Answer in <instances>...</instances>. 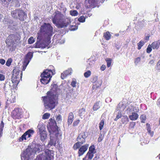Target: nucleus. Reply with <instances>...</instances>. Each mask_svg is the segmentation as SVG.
Returning <instances> with one entry per match:
<instances>
[{
	"instance_id": "1",
	"label": "nucleus",
	"mask_w": 160,
	"mask_h": 160,
	"mask_svg": "<svg viewBox=\"0 0 160 160\" xmlns=\"http://www.w3.org/2000/svg\"><path fill=\"white\" fill-rule=\"evenodd\" d=\"M51 89L47 92V96L42 97L44 105L46 109L50 110L53 109L57 103V86L52 84Z\"/></svg>"
},
{
	"instance_id": "2",
	"label": "nucleus",
	"mask_w": 160,
	"mask_h": 160,
	"mask_svg": "<svg viewBox=\"0 0 160 160\" xmlns=\"http://www.w3.org/2000/svg\"><path fill=\"white\" fill-rule=\"evenodd\" d=\"M45 148L43 145L36 143L32 146H28L26 150L24 151L21 154L22 160H29L30 157L34 155L35 153H39Z\"/></svg>"
},
{
	"instance_id": "3",
	"label": "nucleus",
	"mask_w": 160,
	"mask_h": 160,
	"mask_svg": "<svg viewBox=\"0 0 160 160\" xmlns=\"http://www.w3.org/2000/svg\"><path fill=\"white\" fill-rule=\"evenodd\" d=\"M52 22L58 28H64L68 26L71 22L70 18L65 16L59 12H56L52 19Z\"/></svg>"
},
{
	"instance_id": "4",
	"label": "nucleus",
	"mask_w": 160,
	"mask_h": 160,
	"mask_svg": "<svg viewBox=\"0 0 160 160\" xmlns=\"http://www.w3.org/2000/svg\"><path fill=\"white\" fill-rule=\"evenodd\" d=\"M20 38L21 37L18 34L10 35L8 36L6 42L10 51H12L15 50L16 44L19 42Z\"/></svg>"
},
{
	"instance_id": "5",
	"label": "nucleus",
	"mask_w": 160,
	"mask_h": 160,
	"mask_svg": "<svg viewBox=\"0 0 160 160\" xmlns=\"http://www.w3.org/2000/svg\"><path fill=\"white\" fill-rule=\"evenodd\" d=\"M13 74L11 78L13 84V88H16L19 83L20 78L21 79L22 76V72L19 70H18L16 69H14L13 71Z\"/></svg>"
},
{
	"instance_id": "6",
	"label": "nucleus",
	"mask_w": 160,
	"mask_h": 160,
	"mask_svg": "<svg viewBox=\"0 0 160 160\" xmlns=\"http://www.w3.org/2000/svg\"><path fill=\"white\" fill-rule=\"evenodd\" d=\"M52 73V70L50 69L45 70L41 75L40 81L41 83L44 84L48 83L52 77L51 74Z\"/></svg>"
},
{
	"instance_id": "7",
	"label": "nucleus",
	"mask_w": 160,
	"mask_h": 160,
	"mask_svg": "<svg viewBox=\"0 0 160 160\" xmlns=\"http://www.w3.org/2000/svg\"><path fill=\"white\" fill-rule=\"evenodd\" d=\"M40 31L46 37H49L52 35L53 28L49 23H44L41 26Z\"/></svg>"
},
{
	"instance_id": "8",
	"label": "nucleus",
	"mask_w": 160,
	"mask_h": 160,
	"mask_svg": "<svg viewBox=\"0 0 160 160\" xmlns=\"http://www.w3.org/2000/svg\"><path fill=\"white\" fill-rule=\"evenodd\" d=\"M16 12L18 13V18L20 20H24L25 18L27 17V14L23 11L17 9L12 11L11 12L12 16L14 18H17L16 14Z\"/></svg>"
},
{
	"instance_id": "9",
	"label": "nucleus",
	"mask_w": 160,
	"mask_h": 160,
	"mask_svg": "<svg viewBox=\"0 0 160 160\" xmlns=\"http://www.w3.org/2000/svg\"><path fill=\"white\" fill-rule=\"evenodd\" d=\"M51 151L46 149L44 152L37 156L35 160H51Z\"/></svg>"
},
{
	"instance_id": "10",
	"label": "nucleus",
	"mask_w": 160,
	"mask_h": 160,
	"mask_svg": "<svg viewBox=\"0 0 160 160\" xmlns=\"http://www.w3.org/2000/svg\"><path fill=\"white\" fill-rule=\"evenodd\" d=\"M49 131L50 135V140L48 145V147H50L53 145V146H55L56 139V137H53L52 136L53 135H55V136H57L56 134L58 132V131L57 129L54 131H53L52 130V131Z\"/></svg>"
},
{
	"instance_id": "11",
	"label": "nucleus",
	"mask_w": 160,
	"mask_h": 160,
	"mask_svg": "<svg viewBox=\"0 0 160 160\" xmlns=\"http://www.w3.org/2000/svg\"><path fill=\"white\" fill-rule=\"evenodd\" d=\"M34 131L31 129H30L27 131L19 138V141H22L24 140L28 139L34 133Z\"/></svg>"
},
{
	"instance_id": "12",
	"label": "nucleus",
	"mask_w": 160,
	"mask_h": 160,
	"mask_svg": "<svg viewBox=\"0 0 160 160\" xmlns=\"http://www.w3.org/2000/svg\"><path fill=\"white\" fill-rule=\"evenodd\" d=\"M134 104H131L128 107L127 109V112L128 114H130L132 113L137 112L139 111V109L138 107L135 106Z\"/></svg>"
},
{
	"instance_id": "13",
	"label": "nucleus",
	"mask_w": 160,
	"mask_h": 160,
	"mask_svg": "<svg viewBox=\"0 0 160 160\" xmlns=\"http://www.w3.org/2000/svg\"><path fill=\"white\" fill-rule=\"evenodd\" d=\"M12 115L13 118L15 119H19L21 118L22 114L19 112V110L18 108L15 109L12 113Z\"/></svg>"
},
{
	"instance_id": "14",
	"label": "nucleus",
	"mask_w": 160,
	"mask_h": 160,
	"mask_svg": "<svg viewBox=\"0 0 160 160\" xmlns=\"http://www.w3.org/2000/svg\"><path fill=\"white\" fill-rule=\"evenodd\" d=\"M7 104H9L11 103H13L15 101L16 96L14 94H11V95H7Z\"/></svg>"
},
{
	"instance_id": "15",
	"label": "nucleus",
	"mask_w": 160,
	"mask_h": 160,
	"mask_svg": "<svg viewBox=\"0 0 160 160\" xmlns=\"http://www.w3.org/2000/svg\"><path fill=\"white\" fill-rule=\"evenodd\" d=\"M72 73V70L71 68H69L68 70L64 71L61 74V78L62 79H64L69 75H71Z\"/></svg>"
},
{
	"instance_id": "16",
	"label": "nucleus",
	"mask_w": 160,
	"mask_h": 160,
	"mask_svg": "<svg viewBox=\"0 0 160 160\" xmlns=\"http://www.w3.org/2000/svg\"><path fill=\"white\" fill-rule=\"evenodd\" d=\"M13 88V84H12L10 82H6L4 86V89L5 92H7L8 91L10 90L11 89L15 88Z\"/></svg>"
},
{
	"instance_id": "17",
	"label": "nucleus",
	"mask_w": 160,
	"mask_h": 160,
	"mask_svg": "<svg viewBox=\"0 0 160 160\" xmlns=\"http://www.w3.org/2000/svg\"><path fill=\"white\" fill-rule=\"evenodd\" d=\"M88 147V144H86L80 148L78 152L79 156L82 155L87 150Z\"/></svg>"
},
{
	"instance_id": "18",
	"label": "nucleus",
	"mask_w": 160,
	"mask_h": 160,
	"mask_svg": "<svg viewBox=\"0 0 160 160\" xmlns=\"http://www.w3.org/2000/svg\"><path fill=\"white\" fill-rule=\"evenodd\" d=\"M33 53L31 52L28 53L26 55L25 59L24 60V62L27 63V65H28L30 61L32 58Z\"/></svg>"
},
{
	"instance_id": "19",
	"label": "nucleus",
	"mask_w": 160,
	"mask_h": 160,
	"mask_svg": "<svg viewBox=\"0 0 160 160\" xmlns=\"http://www.w3.org/2000/svg\"><path fill=\"white\" fill-rule=\"evenodd\" d=\"M87 136L84 133H82L79 134L77 138V141H80L82 142L81 144H83L85 142V139Z\"/></svg>"
},
{
	"instance_id": "20",
	"label": "nucleus",
	"mask_w": 160,
	"mask_h": 160,
	"mask_svg": "<svg viewBox=\"0 0 160 160\" xmlns=\"http://www.w3.org/2000/svg\"><path fill=\"white\" fill-rule=\"evenodd\" d=\"M39 135L40 139L42 141L44 142L46 138L47 137L46 131L39 132Z\"/></svg>"
},
{
	"instance_id": "21",
	"label": "nucleus",
	"mask_w": 160,
	"mask_h": 160,
	"mask_svg": "<svg viewBox=\"0 0 160 160\" xmlns=\"http://www.w3.org/2000/svg\"><path fill=\"white\" fill-rule=\"evenodd\" d=\"M152 48L153 49H158L160 45V40H158L152 42L151 44Z\"/></svg>"
},
{
	"instance_id": "22",
	"label": "nucleus",
	"mask_w": 160,
	"mask_h": 160,
	"mask_svg": "<svg viewBox=\"0 0 160 160\" xmlns=\"http://www.w3.org/2000/svg\"><path fill=\"white\" fill-rule=\"evenodd\" d=\"M87 62V68L88 69L94 66L95 62L93 60L90 58L88 60Z\"/></svg>"
},
{
	"instance_id": "23",
	"label": "nucleus",
	"mask_w": 160,
	"mask_h": 160,
	"mask_svg": "<svg viewBox=\"0 0 160 160\" xmlns=\"http://www.w3.org/2000/svg\"><path fill=\"white\" fill-rule=\"evenodd\" d=\"M73 118L74 115L72 112H70L69 114L68 120V122L69 125L72 123L73 121Z\"/></svg>"
},
{
	"instance_id": "24",
	"label": "nucleus",
	"mask_w": 160,
	"mask_h": 160,
	"mask_svg": "<svg viewBox=\"0 0 160 160\" xmlns=\"http://www.w3.org/2000/svg\"><path fill=\"white\" fill-rule=\"evenodd\" d=\"M132 113L131 115L129 116L130 119L132 121L136 120L138 117V114L135 112H132Z\"/></svg>"
},
{
	"instance_id": "25",
	"label": "nucleus",
	"mask_w": 160,
	"mask_h": 160,
	"mask_svg": "<svg viewBox=\"0 0 160 160\" xmlns=\"http://www.w3.org/2000/svg\"><path fill=\"white\" fill-rule=\"evenodd\" d=\"M37 128L39 130V132H41L43 131H46L45 130V127L43 123L40 122H39L37 126Z\"/></svg>"
},
{
	"instance_id": "26",
	"label": "nucleus",
	"mask_w": 160,
	"mask_h": 160,
	"mask_svg": "<svg viewBox=\"0 0 160 160\" xmlns=\"http://www.w3.org/2000/svg\"><path fill=\"white\" fill-rule=\"evenodd\" d=\"M88 152L85 157L83 158V160H91L93 157V153H90Z\"/></svg>"
},
{
	"instance_id": "27",
	"label": "nucleus",
	"mask_w": 160,
	"mask_h": 160,
	"mask_svg": "<svg viewBox=\"0 0 160 160\" xmlns=\"http://www.w3.org/2000/svg\"><path fill=\"white\" fill-rule=\"evenodd\" d=\"M101 102L100 101H98L95 102L93 106V109L94 111H97L100 107Z\"/></svg>"
},
{
	"instance_id": "28",
	"label": "nucleus",
	"mask_w": 160,
	"mask_h": 160,
	"mask_svg": "<svg viewBox=\"0 0 160 160\" xmlns=\"http://www.w3.org/2000/svg\"><path fill=\"white\" fill-rule=\"evenodd\" d=\"M147 126V129L148 131V132L149 134L152 137L153 135L154 132L152 131H151V128L150 127V124L147 123L146 124Z\"/></svg>"
},
{
	"instance_id": "29",
	"label": "nucleus",
	"mask_w": 160,
	"mask_h": 160,
	"mask_svg": "<svg viewBox=\"0 0 160 160\" xmlns=\"http://www.w3.org/2000/svg\"><path fill=\"white\" fill-rule=\"evenodd\" d=\"M50 122H49V125L51 126L56 127V123L54 118H51L49 119Z\"/></svg>"
},
{
	"instance_id": "30",
	"label": "nucleus",
	"mask_w": 160,
	"mask_h": 160,
	"mask_svg": "<svg viewBox=\"0 0 160 160\" xmlns=\"http://www.w3.org/2000/svg\"><path fill=\"white\" fill-rule=\"evenodd\" d=\"M125 106L122 103H120L117 106V110L119 109V110L122 112L125 109Z\"/></svg>"
},
{
	"instance_id": "31",
	"label": "nucleus",
	"mask_w": 160,
	"mask_h": 160,
	"mask_svg": "<svg viewBox=\"0 0 160 160\" xmlns=\"http://www.w3.org/2000/svg\"><path fill=\"white\" fill-rule=\"evenodd\" d=\"M103 37L107 40H109L111 37V35L108 32H107L103 33Z\"/></svg>"
},
{
	"instance_id": "32",
	"label": "nucleus",
	"mask_w": 160,
	"mask_h": 160,
	"mask_svg": "<svg viewBox=\"0 0 160 160\" xmlns=\"http://www.w3.org/2000/svg\"><path fill=\"white\" fill-rule=\"evenodd\" d=\"M118 111L116 118L114 119L115 121H117L118 119L122 117V112L119 110V109L117 110Z\"/></svg>"
},
{
	"instance_id": "33",
	"label": "nucleus",
	"mask_w": 160,
	"mask_h": 160,
	"mask_svg": "<svg viewBox=\"0 0 160 160\" xmlns=\"http://www.w3.org/2000/svg\"><path fill=\"white\" fill-rule=\"evenodd\" d=\"M82 142L80 141H78V142L74 144L73 146V148L75 150L79 148L80 146L82 144Z\"/></svg>"
},
{
	"instance_id": "34",
	"label": "nucleus",
	"mask_w": 160,
	"mask_h": 160,
	"mask_svg": "<svg viewBox=\"0 0 160 160\" xmlns=\"http://www.w3.org/2000/svg\"><path fill=\"white\" fill-rule=\"evenodd\" d=\"M11 0H0V2L6 7L8 5L9 2Z\"/></svg>"
},
{
	"instance_id": "35",
	"label": "nucleus",
	"mask_w": 160,
	"mask_h": 160,
	"mask_svg": "<svg viewBox=\"0 0 160 160\" xmlns=\"http://www.w3.org/2000/svg\"><path fill=\"white\" fill-rule=\"evenodd\" d=\"M4 124L2 121L0 124V138L1 137L2 134L3 128L4 127Z\"/></svg>"
},
{
	"instance_id": "36",
	"label": "nucleus",
	"mask_w": 160,
	"mask_h": 160,
	"mask_svg": "<svg viewBox=\"0 0 160 160\" xmlns=\"http://www.w3.org/2000/svg\"><path fill=\"white\" fill-rule=\"evenodd\" d=\"M50 115V114L46 113L43 115L42 118L44 119H47L49 118Z\"/></svg>"
},
{
	"instance_id": "37",
	"label": "nucleus",
	"mask_w": 160,
	"mask_h": 160,
	"mask_svg": "<svg viewBox=\"0 0 160 160\" xmlns=\"http://www.w3.org/2000/svg\"><path fill=\"white\" fill-rule=\"evenodd\" d=\"M9 19L7 18H4L3 22L5 23V26H9L10 22H9Z\"/></svg>"
},
{
	"instance_id": "38",
	"label": "nucleus",
	"mask_w": 160,
	"mask_h": 160,
	"mask_svg": "<svg viewBox=\"0 0 160 160\" xmlns=\"http://www.w3.org/2000/svg\"><path fill=\"white\" fill-rule=\"evenodd\" d=\"M70 14L72 16H76L78 15V13L76 10H71L70 11Z\"/></svg>"
},
{
	"instance_id": "39",
	"label": "nucleus",
	"mask_w": 160,
	"mask_h": 160,
	"mask_svg": "<svg viewBox=\"0 0 160 160\" xmlns=\"http://www.w3.org/2000/svg\"><path fill=\"white\" fill-rule=\"evenodd\" d=\"M144 42L143 41H140L138 44V49L140 50L141 48L144 45Z\"/></svg>"
},
{
	"instance_id": "40",
	"label": "nucleus",
	"mask_w": 160,
	"mask_h": 160,
	"mask_svg": "<svg viewBox=\"0 0 160 160\" xmlns=\"http://www.w3.org/2000/svg\"><path fill=\"white\" fill-rule=\"evenodd\" d=\"M106 61L107 62V67L108 68L111 65V59L110 58H107L106 59Z\"/></svg>"
},
{
	"instance_id": "41",
	"label": "nucleus",
	"mask_w": 160,
	"mask_h": 160,
	"mask_svg": "<svg viewBox=\"0 0 160 160\" xmlns=\"http://www.w3.org/2000/svg\"><path fill=\"white\" fill-rule=\"evenodd\" d=\"M122 122L123 123H126L128 122V118L127 117H124L122 119Z\"/></svg>"
},
{
	"instance_id": "42",
	"label": "nucleus",
	"mask_w": 160,
	"mask_h": 160,
	"mask_svg": "<svg viewBox=\"0 0 160 160\" xmlns=\"http://www.w3.org/2000/svg\"><path fill=\"white\" fill-rule=\"evenodd\" d=\"M91 72L89 70L87 71L84 73V76L85 78H87L89 77L91 75Z\"/></svg>"
},
{
	"instance_id": "43",
	"label": "nucleus",
	"mask_w": 160,
	"mask_h": 160,
	"mask_svg": "<svg viewBox=\"0 0 160 160\" xmlns=\"http://www.w3.org/2000/svg\"><path fill=\"white\" fill-rule=\"evenodd\" d=\"M85 18L83 16H82L80 17L78 19V20L79 22H85Z\"/></svg>"
},
{
	"instance_id": "44",
	"label": "nucleus",
	"mask_w": 160,
	"mask_h": 160,
	"mask_svg": "<svg viewBox=\"0 0 160 160\" xmlns=\"http://www.w3.org/2000/svg\"><path fill=\"white\" fill-rule=\"evenodd\" d=\"M104 124V121L103 120H102L99 123V128L100 130H101L103 128Z\"/></svg>"
},
{
	"instance_id": "45",
	"label": "nucleus",
	"mask_w": 160,
	"mask_h": 160,
	"mask_svg": "<svg viewBox=\"0 0 160 160\" xmlns=\"http://www.w3.org/2000/svg\"><path fill=\"white\" fill-rule=\"evenodd\" d=\"M155 69L159 72L160 71V59L158 62L155 67Z\"/></svg>"
},
{
	"instance_id": "46",
	"label": "nucleus",
	"mask_w": 160,
	"mask_h": 160,
	"mask_svg": "<svg viewBox=\"0 0 160 160\" xmlns=\"http://www.w3.org/2000/svg\"><path fill=\"white\" fill-rule=\"evenodd\" d=\"M77 81L75 78H73L71 82V85L73 87H75L76 86Z\"/></svg>"
},
{
	"instance_id": "47",
	"label": "nucleus",
	"mask_w": 160,
	"mask_h": 160,
	"mask_svg": "<svg viewBox=\"0 0 160 160\" xmlns=\"http://www.w3.org/2000/svg\"><path fill=\"white\" fill-rule=\"evenodd\" d=\"M95 150V148H94V145L92 146H90L89 148V151L88 152H90V153H93V152Z\"/></svg>"
},
{
	"instance_id": "48",
	"label": "nucleus",
	"mask_w": 160,
	"mask_h": 160,
	"mask_svg": "<svg viewBox=\"0 0 160 160\" xmlns=\"http://www.w3.org/2000/svg\"><path fill=\"white\" fill-rule=\"evenodd\" d=\"M12 60L11 58L8 59L7 61L6 65L7 66H9L12 62Z\"/></svg>"
},
{
	"instance_id": "49",
	"label": "nucleus",
	"mask_w": 160,
	"mask_h": 160,
	"mask_svg": "<svg viewBox=\"0 0 160 160\" xmlns=\"http://www.w3.org/2000/svg\"><path fill=\"white\" fill-rule=\"evenodd\" d=\"M152 47L151 45L149 44L147 49V52L148 53H150L152 50Z\"/></svg>"
},
{
	"instance_id": "50",
	"label": "nucleus",
	"mask_w": 160,
	"mask_h": 160,
	"mask_svg": "<svg viewBox=\"0 0 160 160\" xmlns=\"http://www.w3.org/2000/svg\"><path fill=\"white\" fill-rule=\"evenodd\" d=\"M35 41L33 38L31 37L28 40V43L29 44H32Z\"/></svg>"
},
{
	"instance_id": "51",
	"label": "nucleus",
	"mask_w": 160,
	"mask_h": 160,
	"mask_svg": "<svg viewBox=\"0 0 160 160\" xmlns=\"http://www.w3.org/2000/svg\"><path fill=\"white\" fill-rule=\"evenodd\" d=\"M141 61V58L139 57H138L135 58L134 61V63L136 65H137L138 63Z\"/></svg>"
},
{
	"instance_id": "52",
	"label": "nucleus",
	"mask_w": 160,
	"mask_h": 160,
	"mask_svg": "<svg viewBox=\"0 0 160 160\" xmlns=\"http://www.w3.org/2000/svg\"><path fill=\"white\" fill-rule=\"evenodd\" d=\"M140 118L141 119V122H142L144 123L145 122V121L146 120V117L144 115H142L140 116Z\"/></svg>"
},
{
	"instance_id": "53",
	"label": "nucleus",
	"mask_w": 160,
	"mask_h": 160,
	"mask_svg": "<svg viewBox=\"0 0 160 160\" xmlns=\"http://www.w3.org/2000/svg\"><path fill=\"white\" fill-rule=\"evenodd\" d=\"M78 29V27L76 26H71L70 28V30L71 31H74Z\"/></svg>"
},
{
	"instance_id": "54",
	"label": "nucleus",
	"mask_w": 160,
	"mask_h": 160,
	"mask_svg": "<svg viewBox=\"0 0 160 160\" xmlns=\"http://www.w3.org/2000/svg\"><path fill=\"white\" fill-rule=\"evenodd\" d=\"M85 112V109L84 108H82L80 109L79 111V113L81 115H82Z\"/></svg>"
},
{
	"instance_id": "55",
	"label": "nucleus",
	"mask_w": 160,
	"mask_h": 160,
	"mask_svg": "<svg viewBox=\"0 0 160 160\" xmlns=\"http://www.w3.org/2000/svg\"><path fill=\"white\" fill-rule=\"evenodd\" d=\"M56 120L57 122H61V121L62 118L60 115H58L57 116Z\"/></svg>"
},
{
	"instance_id": "56",
	"label": "nucleus",
	"mask_w": 160,
	"mask_h": 160,
	"mask_svg": "<svg viewBox=\"0 0 160 160\" xmlns=\"http://www.w3.org/2000/svg\"><path fill=\"white\" fill-rule=\"evenodd\" d=\"M135 125V122H131L129 125V128H134Z\"/></svg>"
},
{
	"instance_id": "57",
	"label": "nucleus",
	"mask_w": 160,
	"mask_h": 160,
	"mask_svg": "<svg viewBox=\"0 0 160 160\" xmlns=\"http://www.w3.org/2000/svg\"><path fill=\"white\" fill-rule=\"evenodd\" d=\"M35 44L36 45L35 47L36 48H39L40 47H41V46L39 41H37V42L35 43Z\"/></svg>"
},
{
	"instance_id": "58",
	"label": "nucleus",
	"mask_w": 160,
	"mask_h": 160,
	"mask_svg": "<svg viewBox=\"0 0 160 160\" xmlns=\"http://www.w3.org/2000/svg\"><path fill=\"white\" fill-rule=\"evenodd\" d=\"M5 78L4 75L0 74V81H4L5 79Z\"/></svg>"
},
{
	"instance_id": "59",
	"label": "nucleus",
	"mask_w": 160,
	"mask_h": 160,
	"mask_svg": "<svg viewBox=\"0 0 160 160\" xmlns=\"http://www.w3.org/2000/svg\"><path fill=\"white\" fill-rule=\"evenodd\" d=\"M80 122V120H76L75 122H74L73 123V125L74 126H77L78 123H79V122Z\"/></svg>"
},
{
	"instance_id": "60",
	"label": "nucleus",
	"mask_w": 160,
	"mask_h": 160,
	"mask_svg": "<svg viewBox=\"0 0 160 160\" xmlns=\"http://www.w3.org/2000/svg\"><path fill=\"white\" fill-rule=\"evenodd\" d=\"M20 6V3L19 1L18 0H16L15 1V6L16 7H18Z\"/></svg>"
},
{
	"instance_id": "61",
	"label": "nucleus",
	"mask_w": 160,
	"mask_h": 160,
	"mask_svg": "<svg viewBox=\"0 0 160 160\" xmlns=\"http://www.w3.org/2000/svg\"><path fill=\"white\" fill-rule=\"evenodd\" d=\"M103 138V137L102 135L101 134L100 135V136L98 139V141L99 142H100L102 140Z\"/></svg>"
},
{
	"instance_id": "62",
	"label": "nucleus",
	"mask_w": 160,
	"mask_h": 160,
	"mask_svg": "<svg viewBox=\"0 0 160 160\" xmlns=\"http://www.w3.org/2000/svg\"><path fill=\"white\" fill-rule=\"evenodd\" d=\"M106 67L105 65H102L100 67V70L102 71H103L104 70L106 69Z\"/></svg>"
},
{
	"instance_id": "63",
	"label": "nucleus",
	"mask_w": 160,
	"mask_h": 160,
	"mask_svg": "<svg viewBox=\"0 0 160 160\" xmlns=\"http://www.w3.org/2000/svg\"><path fill=\"white\" fill-rule=\"evenodd\" d=\"M28 65H27V63L24 62L23 65V68L22 69V71H24Z\"/></svg>"
},
{
	"instance_id": "64",
	"label": "nucleus",
	"mask_w": 160,
	"mask_h": 160,
	"mask_svg": "<svg viewBox=\"0 0 160 160\" xmlns=\"http://www.w3.org/2000/svg\"><path fill=\"white\" fill-rule=\"evenodd\" d=\"M5 62V61L3 59H0V63L2 65H3Z\"/></svg>"
}]
</instances>
